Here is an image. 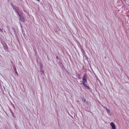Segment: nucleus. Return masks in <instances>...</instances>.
<instances>
[{"label":"nucleus","mask_w":129,"mask_h":129,"mask_svg":"<svg viewBox=\"0 0 129 129\" xmlns=\"http://www.w3.org/2000/svg\"><path fill=\"white\" fill-rule=\"evenodd\" d=\"M110 125L112 127L111 129H116V128L115 127V124H114V123H113V122H111L110 123Z\"/></svg>","instance_id":"7ed1b4c3"},{"label":"nucleus","mask_w":129,"mask_h":129,"mask_svg":"<svg viewBox=\"0 0 129 129\" xmlns=\"http://www.w3.org/2000/svg\"><path fill=\"white\" fill-rule=\"evenodd\" d=\"M15 71L16 74H17V75L18 76H19V74H18V72H17V70H16V69H15Z\"/></svg>","instance_id":"20e7f679"},{"label":"nucleus","mask_w":129,"mask_h":129,"mask_svg":"<svg viewBox=\"0 0 129 129\" xmlns=\"http://www.w3.org/2000/svg\"><path fill=\"white\" fill-rule=\"evenodd\" d=\"M84 102H85V100H84Z\"/></svg>","instance_id":"0eeeda50"},{"label":"nucleus","mask_w":129,"mask_h":129,"mask_svg":"<svg viewBox=\"0 0 129 129\" xmlns=\"http://www.w3.org/2000/svg\"><path fill=\"white\" fill-rule=\"evenodd\" d=\"M106 110H107L108 112H109V109H108L107 108H106Z\"/></svg>","instance_id":"39448f33"},{"label":"nucleus","mask_w":129,"mask_h":129,"mask_svg":"<svg viewBox=\"0 0 129 129\" xmlns=\"http://www.w3.org/2000/svg\"><path fill=\"white\" fill-rule=\"evenodd\" d=\"M16 12L17 13L19 17H20V21H22V22H25V18L24 17V16H22V14H23V13H22L20 11V9H18V8H16L15 9Z\"/></svg>","instance_id":"f257e3e1"},{"label":"nucleus","mask_w":129,"mask_h":129,"mask_svg":"<svg viewBox=\"0 0 129 129\" xmlns=\"http://www.w3.org/2000/svg\"><path fill=\"white\" fill-rule=\"evenodd\" d=\"M82 81L84 86L86 87V88L89 89V86L87 85V78L86 75H84V76L83 77Z\"/></svg>","instance_id":"f03ea898"},{"label":"nucleus","mask_w":129,"mask_h":129,"mask_svg":"<svg viewBox=\"0 0 129 129\" xmlns=\"http://www.w3.org/2000/svg\"><path fill=\"white\" fill-rule=\"evenodd\" d=\"M37 2H40V0H37Z\"/></svg>","instance_id":"423d86ee"}]
</instances>
